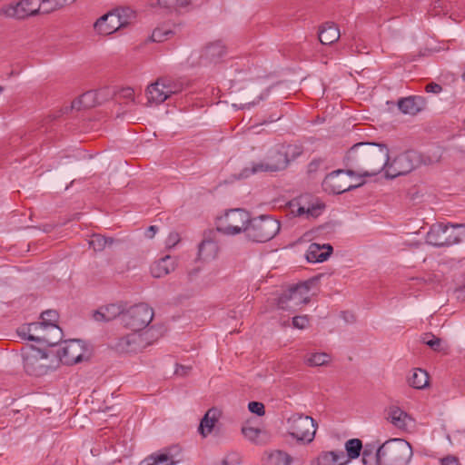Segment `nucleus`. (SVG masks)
I'll use <instances>...</instances> for the list:
<instances>
[{"instance_id": "53", "label": "nucleus", "mask_w": 465, "mask_h": 465, "mask_svg": "<svg viewBox=\"0 0 465 465\" xmlns=\"http://www.w3.org/2000/svg\"><path fill=\"white\" fill-rule=\"evenodd\" d=\"M440 465H460L458 457L448 455L440 459Z\"/></svg>"}, {"instance_id": "51", "label": "nucleus", "mask_w": 465, "mask_h": 465, "mask_svg": "<svg viewBox=\"0 0 465 465\" xmlns=\"http://www.w3.org/2000/svg\"><path fill=\"white\" fill-rule=\"evenodd\" d=\"M181 242L180 234H169L165 240V248L170 250Z\"/></svg>"}, {"instance_id": "24", "label": "nucleus", "mask_w": 465, "mask_h": 465, "mask_svg": "<svg viewBox=\"0 0 465 465\" xmlns=\"http://www.w3.org/2000/svg\"><path fill=\"white\" fill-rule=\"evenodd\" d=\"M176 267L175 259L170 255H165L151 267V273L154 278H162L174 271Z\"/></svg>"}, {"instance_id": "9", "label": "nucleus", "mask_w": 465, "mask_h": 465, "mask_svg": "<svg viewBox=\"0 0 465 465\" xmlns=\"http://www.w3.org/2000/svg\"><path fill=\"white\" fill-rule=\"evenodd\" d=\"M325 205L322 203L312 201V195L304 194L292 200L289 203V209L291 213L297 217L305 219L318 217Z\"/></svg>"}, {"instance_id": "42", "label": "nucleus", "mask_w": 465, "mask_h": 465, "mask_svg": "<svg viewBox=\"0 0 465 465\" xmlns=\"http://www.w3.org/2000/svg\"><path fill=\"white\" fill-rule=\"evenodd\" d=\"M423 342L435 351H440L441 340L432 333H425L422 338Z\"/></svg>"}, {"instance_id": "16", "label": "nucleus", "mask_w": 465, "mask_h": 465, "mask_svg": "<svg viewBox=\"0 0 465 465\" xmlns=\"http://www.w3.org/2000/svg\"><path fill=\"white\" fill-rule=\"evenodd\" d=\"M226 54V46L218 40L206 45L201 54L200 60L203 64H216Z\"/></svg>"}, {"instance_id": "17", "label": "nucleus", "mask_w": 465, "mask_h": 465, "mask_svg": "<svg viewBox=\"0 0 465 465\" xmlns=\"http://www.w3.org/2000/svg\"><path fill=\"white\" fill-rule=\"evenodd\" d=\"M62 338L63 331L57 324H52L50 327L43 328V333L40 336H27L28 341L44 343L50 347L57 345Z\"/></svg>"}, {"instance_id": "56", "label": "nucleus", "mask_w": 465, "mask_h": 465, "mask_svg": "<svg viewBox=\"0 0 465 465\" xmlns=\"http://www.w3.org/2000/svg\"><path fill=\"white\" fill-rule=\"evenodd\" d=\"M322 161L321 159L313 160L310 163L308 166V172L313 173L316 172L319 166L322 164Z\"/></svg>"}, {"instance_id": "1", "label": "nucleus", "mask_w": 465, "mask_h": 465, "mask_svg": "<svg viewBox=\"0 0 465 465\" xmlns=\"http://www.w3.org/2000/svg\"><path fill=\"white\" fill-rule=\"evenodd\" d=\"M390 160L389 149L384 143H358L344 157L349 176H374L385 169Z\"/></svg>"}, {"instance_id": "10", "label": "nucleus", "mask_w": 465, "mask_h": 465, "mask_svg": "<svg viewBox=\"0 0 465 465\" xmlns=\"http://www.w3.org/2000/svg\"><path fill=\"white\" fill-rule=\"evenodd\" d=\"M308 292L305 283H298L285 290L277 299V306L282 310H294L295 307L306 303L304 294Z\"/></svg>"}, {"instance_id": "26", "label": "nucleus", "mask_w": 465, "mask_h": 465, "mask_svg": "<svg viewBox=\"0 0 465 465\" xmlns=\"http://www.w3.org/2000/svg\"><path fill=\"white\" fill-rule=\"evenodd\" d=\"M318 37L322 45H331L339 40L340 30L334 23H325L320 28Z\"/></svg>"}, {"instance_id": "49", "label": "nucleus", "mask_w": 465, "mask_h": 465, "mask_svg": "<svg viewBox=\"0 0 465 465\" xmlns=\"http://www.w3.org/2000/svg\"><path fill=\"white\" fill-rule=\"evenodd\" d=\"M309 323V319L306 315L295 316L292 318V325L297 329H304Z\"/></svg>"}, {"instance_id": "14", "label": "nucleus", "mask_w": 465, "mask_h": 465, "mask_svg": "<svg viewBox=\"0 0 465 465\" xmlns=\"http://www.w3.org/2000/svg\"><path fill=\"white\" fill-rule=\"evenodd\" d=\"M94 26L100 35H108L123 28V24L121 18L110 11L98 18Z\"/></svg>"}, {"instance_id": "59", "label": "nucleus", "mask_w": 465, "mask_h": 465, "mask_svg": "<svg viewBox=\"0 0 465 465\" xmlns=\"http://www.w3.org/2000/svg\"><path fill=\"white\" fill-rule=\"evenodd\" d=\"M33 325L30 324L28 327H23L18 331V334L25 339H27L28 335H31L29 332L31 331V327Z\"/></svg>"}, {"instance_id": "41", "label": "nucleus", "mask_w": 465, "mask_h": 465, "mask_svg": "<svg viewBox=\"0 0 465 465\" xmlns=\"http://www.w3.org/2000/svg\"><path fill=\"white\" fill-rule=\"evenodd\" d=\"M100 94L101 92L98 93L96 91H88L83 94L81 97L84 102V107L92 108L99 104L101 103L98 97Z\"/></svg>"}, {"instance_id": "11", "label": "nucleus", "mask_w": 465, "mask_h": 465, "mask_svg": "<svg viewBox=\"0 0 465 465\" xmlns=\"http://www.w3.org/2000/svg\"><path fill=\"white\" fill-rule=\"evenodd\" d=\"M346 175H348L347 169H339L327 174L322 183L323 190L328 193L340 194L353 190L363 183H361L357 185L349 184Z\"/></svg>"}, {"instance_id": "61", "label": "nucleus", "mask_w": 465, "mask_h": 465, "mask_svg": "<svg viewBox=\"0 0 465 465\" xmlns=\"http://www.w3.org/2000/svg\"><path fill=\"white\" fill-rule=\"evenodd\" d=\"M37 229L43 231L44 232H47L53 231L54 229V227L52 226L51 224H45L42 228L39 227Z\"/></svg>"}, {"instance_id": "57", "label": "nucleus", "mask_w": 465, "mask_h": 465, "mask_svg": "<svg viewBox=\"0 0 465 465\" xmlns=\"http://www.w3.org/2000/svg\"><path fill=\"white\" fill-rule=\"evenodd\" d=\"M208 1L209 0H188V6H191L192 8L200 7Z\"/></svg>"}, {"instance_id": "21", "label": "nucleus", "mask_w": 465, "mask_h": 465, "mask_svg": "<svg viewBox=\"0 0 465 465\" xmlns=\"http://www.w3.org/2000/svg\"><path fill=\"white\" fill-rule=\"evenodd\" d=\"M333 248L330 243L312 242L306 252V260L308 262H322L326 261L332 253Z\"/></svg>"}, {"instance_id": "63", "label": "nucleus", "mask_w": 465, "mask_h": 465, "mask_svg": "<svg viewBox=\"0 0 465 465\" xmlns=\"http://www.w3.org/2000/svg\"><path fill=\"white\" fill-rule=\"evenodd\" d=\"M158 231V227L155 225H151L147 228V232H156Z\"/></svg>"}, {"instance_id": "19", "label": "nucleus", "mask_w": 465, "mask_h": 465, "mask_svg": "<svg viewBox=\"0 0 465 465\" xmlns=\"http://www.w3.org/2000/svg\"><path fill=\"white\" fill-rule=\"evenodd\" d=\"M250 230L259 231L260 232H280L281 223L272 216L262 214L252 218Z\"/></svg>"}, {"instance_id": "46", "label": "nucleus", "mask_w": 465, "mask_h": 465, "mask_svg": "<svg viewBox=\"0 0 465 465\" xmlns=\"http://www.w3.org/2000/svg\"><path fill=\"white\" fill-rule=\"evenodd\" d=\"M248 410L258 416H263L265 414V407L263 403L260 401H251L248 404Z\"/></svg>"}, {"instance_id": "20", "label": "nucleus", "mask_w": 465, "mask_h": 465, "mask_svg": "<svg viewBox=\"0 0 465 465\" xmlns=\"http://www.w3.org/2000/svg\"><path fill=\"white\" fill-rule=\"evenodd\" d=\"M177 450L176 447L170 448L166 452L154 453L144 459L140 465H174L181 461V458H177L180 451L173 453Z\"/></svg>"}, {"instance_id": "6", "label": "nucleus", "mask_w": 465, "mask_h": 465, "mask_svg": "<svg viewBox=\"0 0 465 465\" xmlns=\"http://www.w3.org/2000/svg\"><path fill=\"white\" fill-rule=\"evenodd\" d=\"M42 5V0H20L3 5L0 14L17 20L26 19L36 15H45Z\"/></svg>"}, {"instance_id": "23", "label": "nucleus", "mask_w": 465, "mask_h": 465, "mask_svg": "<svg viewBox=\"0 0 465 465\" xmlns=\"http://www.w3.org/2000/svg\"><path fill=\"white\" fill-rule=\"evenodd\" d=\"M342 450H322L313 459L311 465H346Z\"/></svg>"}, {"instance_id": "36", "label": "nucleus", "mask_w": 465, "mask_h": 465, "mask_svg": "<svg viewBox=\"0 0 465 465\" xmlns=\"http://www.w3.org/2000/svg\"><path fill=\"white\" fill-rule=\"evenodd\" d=\"M292 457L284 451L274 450L267 457V465H290Z\"/></svg>"}, {"instance_id": "43", "label": "nucleus", "mask_w": 465, "mask_h": 465, "mask_svg": "<svg viewBox=\"0 0 465 465\" xmlns=\"http://www.w3.org/2000/svg\"><path fill=\"white\" fill-rule=\"evenodd\" d=\"M281 148L283 150L284 153H286L287 159H290V161L296 159L302 153V147L300 145H282Z\"/></svg>"}, {"instance_id": "12", "label": "nucleus", "mask_w": 465, "mask_h": 465, "mask_svg": "<svg viewBox=\"0 0 465 465\" xmlns=\"http://www.w3.org/2000/svg\"><path fill=\"white\" fill-rule=\"evenodd\" d=\"M290 163L287 159L286 153L280 148L272 153L266 162L253 163L251 171L249 169L243 170V175L247 177L249 173H256L258 172H278L284 170Z\"/></svg>"}, {"instance_id": "27", "label": "nucleus", "mask_w": 465, "mask_h": 465, "mask_svg": "<svg viewBox=\"0 0 465 465\" xmlns=\"http://www.w3.org/2000/svg\"><path fill=\"white\" fill-rule=\"evenodd\" d=\"M410 419L407 412L399 407L392 406L389 408L387 420L397 429L405 430L407 429V420Z\"/></svg>"}, {"instance_id": "13", "label": "nucleus", "mask_w": 465, "mask_h": 465, "mask_svg": "<svg viewBox=\"0 0 465 465\" xmlns=\"http://www.w3.org/2000/svg\"><path fill=\"white\" fill-rule=\"evenodd\" d=\"M36 354H27L23 356L25 371L29 374L36 377L45 375L49 371V366L42 363L43 360H46L47 353L40 349L36 350Z\"/></svg>"}, {"instance_id": "50", "label": "nucleus", "mask_w": 465, "mask_h": 465, "mask_svg": "<svg viewBox=\"0 0 465 465\" xmlns=\"http://www.w3.org/2000/svg\"><path fill=\"white\" fill-rule=\"evenodd\" d=\"M275 234H247L248 240L253 242H266L273 238Z\"/></svg>"}, {"instance_id": "5", "label": "nucleus", "mask_w": 465, "mask_h": 465, "mask_svg": "<svg viewBox=\"0 0 465 465\" xmlns=\"http://www.w3.org/2000/svg\"><path fill=\"white\" fill-rule=\"evenodd\" d=\"M420 163V155L413 150H409L396 156L384 169L386 178L393 179L405 175L415 169Z\"/></svg>"}, {"instance_id": "40", "label": "nucleus", "mask_w": 465, "mask_h": 465, "mask_svg": "<svg viewBox=\"0 0 465 465\" xmlns=\"http://www.w3.org/2000/svg\"><path fill=\"white\" fill-rule=\"evenodd\" d=\"M449 228L456 229H465V223H442L439 222L432 224L428 232H445Z\"/></svg>"}, {"instance_id": "31", "label": "nucleus", "mask_w": 465, "mask_h": 465, "mask_svg": "<svg viewBox=\"0 0 465 465\" xmlns=\"http://www.w3.org/2000/svg\"><path fill=\"white\" fill-rule=\"evenodd\" d=\"M425 241L435 247H445L459 242L460 239L457 236L445 237V234H426Z\"/></svg>"}, {"instance_id": "18", "label": "nucleus", "mask_w": 465, "mask_h": 465, "mask_svg": "<svg viewBox=\"0 0 465 465\" xmlns=\"http://www.w3.org/2000/svg\"><path fill=\"white\" fill-rule=\"evenodd\" d=\"M142 338L136 332L120 337L113 348L119 353L137 352L142 347Z\"/></svg>"}, {"instance_id": "7", "label": "nucleus", "mask_w": 465, "mask_h": 465, "mask_svg": "<svg viewBox=\"0 0 465 465\" xmlns=\"http://www.w3.org/2000/svg\"><path fill=\"white\" fill-rule=\"evenodd\" d=\"M154 312L146 303H138L125 311L123 317L124 325L134 331L144 329L152 322Z\"/></svg>"}, {"instance_id": "15", "label": "nucleus", "mask_w": 465, "mask_h": 465, "mask_svg": "<svg viewBox=\"0 0 465 465\" xmlns=\"http://www.w3.org/2000/svg\"><path fill=\"white\" fill-rule=\"evenodd\" d=\"M125 311V302H120L117 303H110L94 311L93 317L97 322H110L120 315H122L123 318Z\"/></svg>"}, {"instance_id": "22", "label": "nucleus", "mask_w": 465, "mask_h": 465, "mask_svg": "<svg viewBox=\"0 0 465 465\" xmlns=\"http://www.w3.org/2000/svg\"><path fill=\"white\" fill-rule=\"evenodd\" d=\"M426 106V99L422 96H408L398 101V107L405 114L415 115Z\"/></svg>"}, {"instance_id": "30", "label": "nucleus", "mask_w": 465, "mask_h": 465, "mask_svg": "<svg viewBox=\"0 0 465 465\" xmlns=\"http://www.w3.org/2000/svg\"><path fill=\"white\" fill-rule=\"evenodd\" d=\"M344 458L345 463L348 465L352 460L361 456L363 449L362 441L360 439H351L345 442Z\"/></svg>"}, {"instance_id": "25", "label": "nucleus", "mask_w": 465, "mask_h": 465, "mask_svg": "<svg viewBox=\"0 0 465 465\" xmlns=\"http://www.w3.org/2000/svg\"><path fill=\"white\" fill-rule=\"evenodd\" d=\"M220 416L221 411L217 408H211L206 411L199 425V432L203 437L212 432Z\"/></svg>"}, {"instance_id": "64", "label": "nucleus", "mask_w": 465, "mask_h": 465, "mask_svg": "<svg viewBox=\"0 0 465 465\" xmlns=\"http://www.w3.org/2000/svg\"><path fill=\"white\" fill-rule=\"evenodd\" d=\"M179 5L182 7H187L188 6V0H179Z\"/></svg>"}, {"instance_id": "28", "label": "nucleus", "mask_w": 465, "mask_h": 465, "mask_svg": "<svg viewBox=\"0 0 465 465\" xmlns=\"http://www.w3.org/2000/svg\"><path fill=\"white\" fill-rule=\"evenodd\" d=\"M219 247L217 242L211 237L201 242L198 249V255L203 260H212L217 256Z\"/></svg>"}, {"instance_id": "44", "label": "nucleus", "mask_w": 465, "mask_h": 465, "mask_svg": "<svg viewBox=\"0 0 465 465\" xmlns=\"http://www.w3.org/2000/svg\"><path fill=\"white\" fill-rule=\"evenodd\" d=\"M376 450L374 446L372 445H370V444H367L365 446L364 449H362L361 450V461H362V465H367L370 461V460H376V457H375V453L376 452Z\"/></svg>"}, {"instance_id": "32", "label": "nucleus", "mask_w": 465, "mask_h": 465, "mask_svg": "<svg viewBox=\"0 0 465 465\" xmlns=\"http://www.w3.org/2000/svg\"><path fill=\"white\" fill-rule=\"evenodd\" d=\"M409 385L415 389H423L428 385V373L421 369H415L408 379Z\"/></svg>"}, {"instance_id": "35", "label": "nucleus", "mask_w": 465, "mask_h": 465, "mask_svg": "<svg viewBox=\"0 0 465 465\" xmlns=\"http://www.w3.org/2000/svg\"><path fill=\"white\" fill-rule=\"evenodd\" d=\"M159 84H162V87L165 88L169 97L182 92L183 89V84L181 81H175L169 77H160Z\"/></svg>"}, {"instance_id": "45", "label": "nucleus", "mask_w": 465, "mask_h": 465, "mask_svg": "<svg viewBox=\"0 0 465 465\" xmlns=\"http://www.w3.org/2000/svg\"><path fill=\"white\" fill-rule=\"evenodd\" d=\"M172 34H173V32L170 30H163L161 28H156L153 31L151 39L153 42L161 43V42H163L165 39H167V36Z\"/></svg>"}, {"instance_id": "8", "label": "nucleus", "mask_w": 465, "mask_h": 465, "mask_svg": "<svg viewBox=\"0 0 465 465\" xmlns=\"http://www.w3.org/2000/svg\"><path fill=\"white\" fill-rule=\"evenodd\" d=\"M87 348L81 340H69L64 342L57 351L59 361L66 365H74L88 359Z\"/></svg>"}, {"instance_id": "38", "label": "nucleus", "mask_w": 465, "mask_h": 465, "mask_svg": "<svg viewBox=\"0 0 465 465\" xmlns=\"http://www.w3.org/2000/svg\"><path fill=\"white\" fill-rule=\"evenodd\" d=\"M58 313L54 310H47L41 313L42 322L39 323H32L35 329L50 327L52 324H56L58 321Z\"/></svg>"}, {"instance_id": "47", "label": "nucleus", "mask_w": 465, "mask_h": 465, "mask_svg": "<svg viewBox=\"0 0 465 465\" xmlns=\"http://www.w3.org/2000/svg\"><path fill=\"white\" fill-rule=\"evenodd\" d=\"M242 432L245 438L252 441H255L261 433V430L252 427H243Z\"/></svg>"}, {"instance_id": "52", "label": "nucleus", "mask_w": 465, "mask_h": 465, "mask_svg": "<svg viewBox=\"0 0 465 465\" xmlns=\"http://www.w3.org/2000/svg\"><path fill=\"white\" fill-rule=\"evenodd\" d=\"M158 5L167 9L181 8L179 5V0H158Z\"/></svg>"}, {"instance_id": "62", "label": "nucleus", "mask_w": 465, "mask_h": 465, "mask_svg": "<svg viewBox=\"0 0 465 465\" xmlns=\"http://www.w3.org/2000/svg\"><path fill=\"white\" fill-rule=\"evenodd\" d=\"M281 117H282V114L277 115V116H271L268 120L264 121V123H272V122H275L277 120H280Z\"/></svg>"}, {"instance_id": "29", "label": "nucleus", "mask_w": 465, "mask_h": 465, "mask_svg": "<svg viewBox=\"0 0 465 465\" xmlns=\"http://www.w3.org/2000/svg\"><path fill=\"white\" fill-rule=\"evenodd\" d=\"M146 92L148 103L160 104L169 98L168 94L165 92V88L162 87V84H159V78L147 87Z\"/></svg>"}, {"instance_id": "39", "label": "nucleus", "mask_w": 465, "mask_h": 465, "mask_svg": "<svg viewBox=\"0 0 465 465\" xmlns=\"http://www.w3.org/2000/svg\"><path fill=\"white\" fill-rule=\"evenodd\" d=\"M113 12L121 18L123 27L128 26L131 24L132 19L135 18V13L128 7L117 8L113 10Z\"/></svg>"}, {"instance_id": "58", "label": "nucleus", "mask_w": 465, "mask_h": 465, "mask_svg": "<svg viewBox=\"0 0 465 465\" xmlns=\"http://www.w3.org/2000/svg\"><path fill=\"white\" fill-rule=\"evenodd\" d=\"M190 370H191V367L178 365L175 370V373L178 375H186Z\"/></svg>"}, {"instance_id": "37", "label": "nucleus", "mask_w": 465, "mask_h": 465, "mask_svg": "<svg viewBox=\"0 0 465 465\" xmlns=\"http://www.w3.org/2000/svg\"><path fill=\"white\" fill-rule=\"evenodd\" d=\"M331 356L325 352H316L309 354L304 361L310 367L323 366L330 362Z\"/></svg>"}, {"instance_id": "4", "label": "nucleus", "mask_w": 465, "mask_h": 465, "mask_svg": "<svg viewBox=\"0 0 465 465\" xmlns=\"http://www.w3.org/2000/svg\"><path fill=\"white\" fill-rule=\"evenodd\" d=\"M289 434L297 441L311 443L316 433L317 423L312 417L295 413L287 419Z\"/></svg>"}, {"instance_id": "3", "label": "nucleus", "mask_w": 465, "mask_h": 465, "mask_svg": "<svg viewBox=\"0 0 465 465\" xmlns=\"http://www.w3.org/2000/svg\"><path fill=\"white\" fill-rule=\"evenodd\" d=\"M252 217L242 208L230 209L216 219L218 232H245L250 230Z\"/></svg>"}, {"instance_id": "54", "label": "nucleus", "mask_w": 465, "mask_h": 465, "mask_svg": "<svg viewBox=\"0 0 465 465\" xmlns=\"http://www.w3.org/2000/svg\"><path fill=\"white\" fill-rule=\"evenodd\" d=\"M425 91L427 93L439 94L442 91V87L440 84L431 82L425 86Z\"/></svg>"}, {"instance_id": "34", "label": "nucleus", "mask_w": 465, "mask_h": 465, "mask_svg": "<svg viewBox=\"0 0 465 465\" xmlns=\"http://www.w3.org/2000/svg\"><path fill=\"white\" fill-rule=\"evenodd\" d=\"M76 0H42L45 15L51 14L74 3Z\"/></svg>"}, {"instance_id": "48", "label": "nucleus", "mask_w": 465, "mask_h": 465, "mask_svg": "<svg viewBox=\"0 0 465 465\" xmlns=\"http://www.w3.org/2000/svg\"><path fill=\"white\" fill-rule=\"evenodd\" d=\"M84 109H88L87 107H84V102L82 100V97L81 95L79 97H77L76 99H74L70 107H64L63 109V112L64 114H67L69 111H73V110H76V111H80V110H84Z\"/></svg>"}, {"instance_id": "60", "label": "nucleus", "mask_w": 465, "mask_h": 465, "mask_svg": "<svg viewBox=\"0 0 465 465\" xmlns=\"http://www.w3.org/2000/svg\"><path fill=\"white\" fill-rule=\"evenodd\" d=\"M342 317L347 322H353L355 321L354 315L351 313L349 314L346 312H342Z\"/></svg>"}, {"instance_id": "33", "label": "nucleus", "mask_w": 465, "mask_h": 465, "mask_svg": "<svg viewBox=\"0 0 465 465\" xmlns=\"http://www.w3.org/2000/svg\"><path fill=\"white\" fill-rule=\"evenodd\" d=\"M114 239L106 237L105 234H90L88 244L94 252L103 251L106 245H111Z\"/></svg>"}, {"instance_id": "2", "label": "nucleus", "mask_w": 465, "mask_h": 465, "mask_svg": "<svg viewBox=\"0 0 465 465\" xmlns=\"http://www.w3.org/2000/svg\"><path fill=\"white\" fill-rule=\"evenodd\" d=\"M411 456V446L403 439H390L375 452L378 465H407Z\"/></svg>"}, {"instance_id": "55", "label": "nucleus", "mask_w": 465, "mask_h": 465, "mask_svg": "<svg viewBox=\"0 0 465 465\" xmlns=\"http://www.w3.org/2000/svg\"><path fill=\"white\" fill-rule=\"evenodd\" d=\"M121 95L124 98L134 99V91L133 88H130V87L123 88L121 90Z\"/></svg>"}]
</instances>
